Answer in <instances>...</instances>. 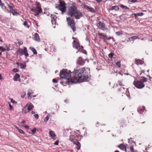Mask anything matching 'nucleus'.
<instances>
[{
    "mask_svg": "<svg viewBox=\"0 0 152 152\" xmlns=\"http://www.w3.org/2000/svg\"><path fill=\"white\" fill-rule=\"evenodd\" d=\"M66 12L71 17H74L76 19H79L83 16L82 13L78 10L77 7L73 4L69 5Z\"/></svg>",
    "mask_w": 152,
    "mask_h": 152,
    "instance_id": "1",
    "label": "nucleus"
},
{
    "mask_svg": "<svg viewBox=\"0 0 152 152\" xmlns=\"http://www.w3.org/2000/svg\"><path fill=\"white\" fill-rule=\"evenodd\" d=\"M71 72L67 69H63L60 72V76L61 78L64 79V80L61 81V83L63 86L66 84H70L71 83V78H72Z\"/></svg>",
    "mask_w": 152,
    "mask_h": 152,
    "instance_id": "2",
    "label": "nucleus"
},
{
    "mask_svg": "<svg viewBox=\"0 0 152 152\" xmlns=\"http://www.w3.org/2000/svg\"><path fill=\"white\" fill-rule=\"evenodd\" d=\"M85 72L86 70L84 68H82L79 70H75L73 72H72V78H71V83H76L78 82L79 80L80 81L82 76L83 77L82 75H83V74Z\"/></svg>",
    "mask_w": 152,
    "mask_h": 152,
    "instance_id": "3",
    "label": "nucleus"
},
{
    "mask_svg": "<svg viewBox=\"0 0 152 152\" xmlns=\"http://www.w3.org/2000/svg\"><path fill=\"white\" fill-rule=\"evenodd\" d=\"M56 8L61 12L62 14L63 15L66 10V4L64 1L59 0V4L56 5Z\"/></svg>",
    "mask_w": 152,
    "mask_h": 152,
    "instance_id": "4",
    "label": "nucleus"
},
{
    "mask_svg": "<svg viewBox=\"0 0 152 152\" xmlns=\"http://www.w3.org/2000/svg\"><path fill=\"white\" fill-rule=\"evenodd\" d=\"M31 10L35 13V16H37L42 12V9L39 5H37V6L34 8L31 9Z\"/></svg>",
    "mask_w": 152,
    "mask_h": 152,
    "instance_id": "5",
    "label": "nucleus"
},
{
    "mask_svg": "<svg viewBox=\"0 0 152 152\" xmlns=\"http://www.w3.org/2000/svg\"><path fill=\"white\" fill-rule=\"evenodd\" d=\"M34 107V106L31 103L28 104L25 106L23 111L25 113H27L32 110Z\"/></svg>",
    "mask_w": 152,
    "mask_h": 152,
    "instance_id": "6",
    "label": "nucleus"
},
{
    "mask_svg": "<svg viewBox=\"0 0 152 152\" xmlns=\"http://www.w3.org/2000/svg\"><path fill=\"white\" fill-rule=\"evenodd\" d=\"M133 84L138 89H142L145 86L144 83L140 81L134 80Z\"/></svg>",
    "mask_w": 152,
    "mask_h": 152,
    "instance_id": "7",
    "label": "nucleus"
},
{
    "mask_svg": "<svg viewBox=\"0 0 152 152\" xmlns=\"http://www.w3.org/2000/svg\"><path fill=\"white\" fill-rule=\"evenodd\" d=\"M67 21L68 22L71 27L72 28L73 32L75 31V23L73 20H71V18L69 17L66 18Z\"/></svg>",
    "mask_w": 152,
    "mask_h": 152,
    "instance_id": "8",
    "label": "nucleus"
},
{
    "mask_svg": "<svg viewBox=\"0 0 152 152\" xmlns=\"http://www.w3.org/2000/svg\"><path fill=\"white\" fill-rule=\"evenodd\" d=\"M73 46L74 48L78 50V51L81 52V50L83 48L82 47H80L79 44L76 41L74 40L73 42Z\"/></svg>",
    "mask_w": 152,
    "mask_h": 152,
    "instance_id": "9",
    "label": "nucleus"
},
{
    "mask_svg": "<svg viewBox=\"0 0 152 152\" xmlns=\"http://www.w3.org/2000/svg\"><path fill=\"white\" fill-rule=\"evenodd\" d=\"M83 5L85 9L88 10L92 12H95V10L93 8L90 7L88 5L84 4H83Z\"/></svg>",
    "mask_w": 152,
    "mask_h": 152,
    "instance_id": "10",
    "label": "nucleus"
},
{
    "mask_svg": "<svg viewBox=\"0 0 152 152\" xmlns=\"http://www.w3.org/2000/svg\"><path fill=\"white\" fill-rule=\"evenodd\" d=\"M97 25L99 29L103 30L106 29L105 27V25L104 23L100 22L98 23Z\"/></svg>",
    "mask_w": 152,
    "mask_h": 152,
    "instance_id": "11",
    "label": "nucleus"
},
{
    "mask_svg": "<svg viewBox=\"0 0 152 152\" xmlns=\"http://www.w3.org/2000/svg\"><path fill=\"white\" fill-rule=\"evenodd\" d=\"M84 73V74H83L84 75H83V77L82 76V78L81 79V81H88V79H89L88 77L87 76L86 70V72Z\"/></svg>",
    "mask_w": 152,
    "mask_h": 152,
    "instance_id": "12",
    "label": "nucleus"
},
{
    "mask_svg": "<svg viewBox=\"0 0 152 152\" xmlns=\"http://www.w3.org/2000/svg\"><path fill=\"white\" fill-rule=\"evenodd\" d=\"M49 134L50 135V136L52 139L53 140H55L56 138V136L54 132L53 131H52L51 130H50Z\"/></svg>",
    "mask_w": 152,
    "mask_h": 152,
    "instance_id": "13",
    "label": "nucleus"
},
{
    "mask_svg": "<svg viewBox=\"0 0 152 152\" xmlns=\"http://www.w3.org/2000/svg\"><path fill=\"white\" fill-rule=\"evenodd\" d=\"M119 7L116 6H112L110 7L108 9L109 12H110L112 10H114L115 11H118L119 10Z\"/></svg>",
    "mask_w": 152,
    "mask_h": 152,
    "instance_id": "14",
    "label": "nucleus"
},
{
    "mask_svg": "<svg viewBox=\"0 0 152 152\" xmlns=\"http://www.w3.org/2000/svg\"><path fill=\"white\" fill-rule=\"evenodd\" d=\"M130 16H129L128 14H123L119 16L120 18L122 20H125L127 18L130 17Z\"/></svg>",
    "mask_w": 152,
    "mask_h": 152,
    "instance_id": "15",
    "label": "nucleus"
},
{
    "mask_svg": "<svg viewBox=\"0 0 152 152\" xmlns=\"http://www.w3.org/2000/svg\"><path fill=\"white\" fill-rule=\"evenodd\" d=\"M77 63L80 65H83L84 64L85 62L81 57H80L77 60Z\"/></svg>",
    "mask_w": 152,
    "mask_h": 152,
    "instance_id": "16",
    "label": "nucleus"
},
{
    "mask_svg": "<svg viewBox=\"0 0 152 152\" xmlns=\"http://www.w3.org/2000/svg\"><path fill=\"white\" fill-rule=\"evenodd\" d=\"M126 145L121 144L118 146V147L124 151H125V152H126Z\"/></svg>",
    "mask_w": 152,
    "mask_h": 152,
    "instance_id": "17",
    "label": "nucleus"
},
{
    "mask_svg": "<svg viewBox=\"0 0 152 152\" xmlns=\"http://www.w3.org/2000/svg\"><path fill=\"white\" fill-rule=\"evenodd\" d=\"M74 143L76 145V148L77 150H79L80 149V144L77 140H75V141L74 142Z\"/></svg>",
    "mask_w": 152,
    "mask_h": 152,
    "instance_id": "18",
    "label": "nucleus"
},
{
    "mask_svg": "<svg viewBox=\"0 0 152 152\" xmlns=\"http://www.w3.org/2000/svg\"><path fill=\"white\" fill-rule=\"evenodd\" d=\"M139 39V38L137 36H134L132 37H129L127 40V42L131 41H134L135 39Z\"/></svg>",
    "mask_w": 152,
    "mask_h": 152,
    "instance_id": "19",
    "label": "nucleus"
},
{
    "mask_svg": "<svg viewBox=\"0 0 152 152\" xmlns=\"http://www.w3.org/2000/svg\"><path fill=\"white\" fill-rule=\"evenodd\" d=\"M98 35L100 37V38L105 39L107 38V35L104 34L99 33Z\"/></svg>",
    "mask_w": 152,
    "mask_h": 152,
    "instance_id": "20",
    "label": "nucleus"
},
{
    "mask_svg": "<svg viewBox=\"0 0 152 152\" xmlns=\"http://www.w3.org/2000/svg\"><path fill=\"white\" fill-rule=\"evenodd\" d=\"M34 39L35 41L39 42L40 41V39L38 34L37 33H35L34 36Z\"/></svg>",
    "mask_w": 152,
    "mask_h": 152,
    "instance_id": "21",
    "label": "nucleus"
},
{
    "mask_svg": "<svg viewBox=\"0 0 152 152\" xmlns=\"http://www.w3.org/2000/svg\"><path fill=\"white\" fill-rule=\"evenodd\" d=\"M56 16L53 15V16L51 15V22L52 24H55L56 23Z\"/></svg>",
    "mask_w": 152,
    "mask_h": 152,
    "instance_id": "22",
    "label": "nucleus"
},
{
    "mask_svg": "<svg viewBox=\"0 0 152 152\" xmlns=\"http://www.w3.org/2000/svg\"><path fill=\"white\" fill-rule=\"evenodd\" d=\"M144 63V61L141 60L136 59L135 61V64H141Z\"/></svg>",
    "mask_w": 152,
    "mask_h": 152,
    "instance_id": "23",
    "label": "nucleus"
},
{
    "mask_svg": "<svg viewBox=\"0 0 152 152\" xmlns=\"http://www.w3.org/2000/svg\"><path fill=\"white\" fill-rule=\"evenodd\" d=\"M17 54L20 56H22L23 54V51L22 49L20 48L17 51Z\"/></svg>",
    "mask_w": 152,
    "mask_h": 152,
    "instance_id": "24",
    "label": "nucleus"
},
{
    "mask_svg": "<svg viewBox=\"0 0 152 152\" xmlns=\"http://www.w3.org/2000/svg\"><path fill=\"white\" fill-rule=\"evenodd\" d=\"M28 91L27 94L28 95V98L29 99H31L32 98L31 94L33 93V91L31 89L28 90Z\"/></svg>",
    "mask_w": 152,
    "mask_h": 152,
    "instance_id": "25",
    "label": "nucleus"
},
{
    "mask_svg": "<svg viewBox=\"0 0 152 152\" xmlns=\"http://www.w3.org/2000/svg\"><path fill=\"white\" fill-rule=\"evenodd\" d=\"M145 107H143L142 108L139 107L138 108L137 111L140 113H142L145 111Z\"/></svg>",
    "mask_w": 152,
    "mask_h": 152,
    "instance_id": "26",
    "label": "nucleus"
},
{
    "mask_svg": "<svg viewBox=\"0 0 152 152\" xmlns=\"http://www.w3.org/2000/svg\"><path fill=\"white\" fill-rule=\"evenodd\" d=\"M9 12L12 13L14 15H17L18 14V13L13 9L10 10Z\"/></svg>",
    "mask_w": 152,
    "mask_h": 152,
    "instance_id": "27",
    "label": "nucleus"
},
{
    "mask_svg": "<svg viewBox=\"0 0 152 152\" xmlns=\"http://www.w3.org/2000/svg\"><path fill=\"white\" fill-rule=\"evenodd\" d=\"M144 15L143 13L142 12H140L139 13H134L132 14V15H134L135 18H136L138 16H142Z\"/></svg>",
    "mask_w": 152,
    "mask_h": 152,
    "instance_id": "28",
    "label": "nucleus"
},
{
    "mask_svg": "<svg viewBox=\"0 0 152 152\" xmlns=\"http://www.w3.org/2000/svg\"><path fill=\"white\" fill-rule=\"evenodd\" d=\"M23 51V54L26 56H29L27 52V48L26 47H24Z\"/></svg>",
    "mask_w": 152,
    "mask_h": 152,
    "instance_id": "29",
    "label": "nucleus"
},
{
    "mask_svg": "<svg viewBox=\"0 0 152 152\" xmlns=\"http://www.w3.org/2000/svg\"><path fill=\"white\" fill-rule=\"evenodd\" d=\"M69 139L72 142H73L74 143L75 141V140H77L76 139H75V137L72 135L70 136Z\"/></svg>",
    "mask_w": 152,
    "mask_h": 152,
    "instance_id": "30",
    "label": "nucleus"
},
{
    "mask_svg": "<svg viewBox=\"0 0 152 152\" xmlns=\"http://www.w3.org/2000/svg\"><path fill=\"white\" fill-rule=\"evenodd\" d=\"M30 49L32 51L34 54H37V51L33 47H30Z\"/></svg>",
    "mask_w": 152,
    "mask_h": 152,
    "instance_id": "31",
    "label": "nucleus"
},
{
    "mask_svg": "<svg viewBox=\"0 0 152 152\" xmlns=\"http://www.w3.org/2000/svg\"><path fill=\"white\" fill-rule=\"evenodd\" d=\"M142 79H141L140 81V82H141L142 83H144L147 82V81L148 80V78L144 77H142Z\"/></svg>",
    "mask_w": 152,
    "mask_h": 152,
    "instance_id": "32",
    "label": "nucleus"
},
{
    "mask_svg": "<svg viewBox=\"0 0 152 152\" xmlns=\"http://www.w3.org/2000/svg\"><path fill=\"white\" fill-rule=\"evenodd\" d=\"M20 77V76L19 74L16 73L15 77L13 78L14 80L15 81H17L18 80V79Z\"/></svg>",
    "mask_w": 152,
    "mask_h": 152,
    "instance_id": "33",
    "label": "nucleus"
},
{
    "mask_svg": "<svg viewBox=\"0 0 152 152\" xmlns=\"http://www.w3.org/2000/svg\"><path fill=\"white\" fill-rule=\"evenodd\" d=\"M8 6L10 10L13 9V8L14 7V5L11 3H10L8 4Z\"/></svg>",
    "mask_w": 152,
    "mask_h": 152,
    "instance_id": "34",
    "label": "nucleus"
},
{
    "mask_svg": "<svg viewBox=\"0 0 152 152\" xmlns=\"http://www.w3.org/2000/svg\"><path fill=\"white\" fill-rule=\"evenodd\" d=\"M20 68L23 69H25L26 66V65L23 64H20Z\"/></svg>",
    "mask_w": 152,
    "mask_h": 152,
    "instance_id": "35",
    "label": "nucleus"
},
{
    "mask_svg": "<svg viewBox=\"0 0 152 152\" xmlns=\"http://www.w3.org/2000/svg\"><path fill=\"white\" fill-rule=\"evenodd\" d=\"M120 6L124 10L129 9V8L126 6H124L122 4H120Z\"/></svg>",
    "mask_w": 152,
    "mask_h": 152,
    "instance_id": "36",
    "label": "nucleus"
},
{
    "mask_svg": "<svg viewBox=\"0 0 152 152\" xmlns=\"http://www.w3.org/2000/svg\"><path fill=\"white\" fill-rule=\"evenodd\" d=\"M50 118V115H47L45 118L44 121L45 122H46Z\"/></svg>",
    "mask_w": 152,
    "mask_h": 152,
    "instance_id": "37",
    "label": "nucleus"
},
{
    "mask_svg": "<svg viewBox=\"0 0 152 152\" xmlns=\"http://www.w3.org/2000/svg\"><path fill=\"white\" fill-rule=\"evenodd\" d=\"M26 95V92L25 91H23L22 92L21 94V97L22 98H23Z\"/></svg>",
    "mask_w": 152,
    "mask_h": 152,
    "instance_id": "38",
    "label": "nucleus"
},
{
    "mask_svg": "<svg viewBox=\"0 0 152 152\" xmlns=\"http://www.w3.org/2000/svg\"><path fill=\"white\" fill-rule=\"evenodd\" d=\"M130 149L131 152H138L137 151L134 150V148L132 146H130Z\"/></svg>",
    "mask_w": 152,
    "mask_h": 152,
    "instance_id": "39",
    "label": "nucleus"
},
{
    "mask_svg": "<svg viewBox=\"0 0 152 152\" xmlns=\"http://www.w3.org/2000/svg\"><path fill=\"white\" fill-rule=\"evenodd\" d=\"M37 129L36 128H34L32 130H31V132H32V134H34L36 131Z\"/></svg>",
    "mask_w": 152,
    "mask_h": 152,
    "instance_id": "40",
    "label": "nucleus"
},
{
    "mask_svg": "<svg viewBox=\"0 0 152 152\" xmlns=\"http://www.w3.org/2000/svg\"><path fill=\"white\" fill-rule=\"evenodd\" d=\"M23 25L27 28H29V27L28 25L27 22L26 21H25L24 22Z\"/></svg>",
    "mask_w": 152,
    "mask_h": 152,
    "instance_id": "41",
    "label": "nucleus"
},
{
    "mask_svg": "<svg viewBox=\"0 0 152 152\" xmlns=\"http://www.w3.org/2000/svg\"><path fill=\"white\" fill-rule=\"evenodd\" d=\"M116 65L118 67H121V62L120 61H118L116 63Z\"/></svg>",
    "mask_w": 152,
    "mask_h": 152,
    "instance_id": "42",
    "label": "nucleus"
},
{
    "mask_svg": "<svg viewBox=\"0 0 152 152\" xmlns=\"http://www.w3.org/2000/svg\"><path fill=\"white\" fill-rule=\"evenodd\" d=\"M0 50H1L2 52H4L5 50V48L2 46H0Z\"/></svg>",
    "mask_w": 152,
    "mask_h": 152,
    "instance_id": "43",
    "label": "nucleus"
},
{
    "mask_svg": "<svg viewBox=\"0 0 152 152\" xmlns=\"http://www.w3.org/2000/svg\"><path fill=\"white\" fill-rule=\"evenodd\" d=\"M0 5L2 9H6V7L5 6L4 7V4H1Z\"/></svg>",
    "mask_w": 152,
    "mask_h": 152,
    "instance_id": "44",
    "label": "nucleus"
},
{
    "mask_svg": "<svg viewBox=\"0 0 152 152\" xmlns=\"http://www.w3.org/2000/svg\"><path fill=\"white\" fill-rule=\"evenodd\" d=\"M114 54L113 53H111L109 54L108 55V56L110 58H112L114 56Z\"/></svg>",
    "mask_w": 152,
    "mask_h": 152,
    "instance_id": "45",
    "label": "nucleus"
},
{
    "mask_svg": "<svg viewBox=\"0 0 152 152\" xmlns=\"http://www.w3.org/2000/svg\"><path fill=\"white\" fill-rule=\"evenodd\" d=\"M116 35L118 36H119L121 34V33L120 31H117L116 32Z\"/></svg>",
    "mask_w": 152,
    "mask_h": 152,
    "instance_id": "46",
    "label": "nucleus"
},
{
    "mask_svg": "<svg viewBox=\"0 0 152 152\" xmlns=\"http://www.w3.org/2000/svg\"><path fill=\"white\" fill-rule=\"evenodd\" d=\"M58 81V80L56 79H54L53 80V82L54 83H57Z\"/></svg>",
    "mask_w": 152,
    "mask_h": 152,
    "instance_id": "47",
    "label": "nucleus"
},
{
    "mask_svg": "<svg viewBox=\"0 0 152 152\" xmlns=\"http://www.w3.org/2000/svg\"><path fill=\"white\" fill-rule=\"evenodd\" d=\"M18 131L21 134H24V132L22 130H21L20 129Z\"/></svg>",
    "mask_w": 152,
    "mask_h": 152,
    "instance_id": "48",
    "label": "nucleus"
},
{
    "mask_svg": "<svg viewBox=\"0 0 152 152\" xmlns=\"http://www.w3.org/2000/svg\"><path fill=\"white\" fill-rule=\"evenodd\" d=\"M34 116L37 119H38L39 118V115L37 114H35L34 115Z\"/></svg>",
    "mask_w": 152,
    "mask_h": 152,
    "instance_id": "49",
    "label": "nucleus"
},
{
    "mask_svg": "<svg viewBox=\"0 0 152 152\" xmlns=\"http://www.w3.org/2000/svg\"><path fill=\"white\" fill-rule=\"evenodd\" d=\"M5 48V50H6L7 51H9L10 50V49L9 47L8 46H6Z\"/></svg>",
    "mask_w": 152,
    "mask_h": 152,
    "instance_id": "50",
    "label": "nucleus"
},
{
    "mask_svg": "<svg viewBox=\"0 0 152 152\" xmlns=\"http://www.w3.org/2000/svg\"><path fill=\"white\" fill-rule=\"evenodd\" d=\"M11 102L12 103H16V102H15V101H14L13 99H11Z\"/></svg>",
    "mask_w": 152,
    "mask_h": 152,
    "instance_id": "51",
    "label": "nucleus"
},
{
    "mask_svg": "<svg viewBox=\"0 0 152 152\" xmlns=\"http://www.w3.org/2000/svg\"><path fill=\"white\" fill-rule=\"evenodd\" d=\"M58 141H56L54 143V144L55 145H58Z\"/></svg>",
    "mask_w": 152,
    "mask_h": 152,
    "instance_id": "52",
    "label": "nucleus"
},
{
    "mask_svg": "<svg viewBox=\"0 0 152 152\" xmlns=\"http://www.w3.org/2000/svg\"><path fill=\"white\" fill-rule=\"evenodd\" d=\"M23 126L25 128H27V129H29V126H28L25 125V126Z\"/></svg>",
    "mask_w": 152,
    "mask_h": 152,
    "instance_id": "53",
    "label": "nucleus"
},
{
    "mask_svg": "<svg viewBox=\"0 0 152 152\" xmlns=\"http://www.w3.org/2000/svg\"><path fill=\"white\" fill-rule=\"evenodd\" d=\"M122 89H123V90H124V88L123 87H122V88H119L118 89V90L119 91H121Z\"/></svg>",
    "mask_w": 152,
    "mask_h": 152,
    "instance_id": "54",
    "label": "nucleus"
},
{
    "mask_svg": "<svg viewBox=\"0 0 152 152\" xmlns=\"http://www.w3.org/2000/svg\"><path fill=\"white\" fill-rule=\"evenodd\" d=\"M9 106L10 107V110H12V106L10 104H9Z\"/></svg>",
    "mask_w": 152,
    "mask_h": 152,
    "instance_id": "55",
    "label": "nucleus"
},
{
    "mask_svg": "<svg viewBox=\"0 0 152 152\" xmlns=\"http://www.w3.org/2000/svg\"><path fill=\"white\" fill-rule=\"evenodd\" d=\"M96 1L97 3H100L102 1V0H96Z\"/></svg>",
    "mask_w": 152,
    "mask_h": 152,
    "instance_id": "56",
    "label": "nucleus"
},
{
    "mask_svg": "<svg viewBox=\"0 0 152 152\" xmlns=\"http://www.w3.org/2000/svg\"><path fill=\"white\" fill-rule=\"evenodd\" d=\"M13 70L15 72H17L18 71V70L17 69H14Z\"/></svg>",
    "mask_w": 152,
    "mask_h": 152,
    "instance_id": "57",
    "label": "nucleus"
},
{
    "mask_svg": "<svg viewBox=\"0 0 152 152\" xmlns=\"http://www.w3.org/2000/svg\"><path fill=\"white\" fill-rule=\"evenodd\" d=\"M5 11L7 12H9L10 11H9V10H8L7 9H6V10H5Z\"/></svg>",
    "mask_w": 152,
    "mask_h": 152,
    "instance_id": "58",
    "label": "nucleus"
},
{
    "mask_svg": "<svg viewBox=\"0 0 152 152\" xmlns=\"http://www.w3.org/2000/svg\"><path fill=\"white\" fill-rule=\"evenodd\" d=\"M111 39H112V37H110L108 38H107L106 39H107V40H109Z\"/></svg>",
    "mask_w": 152,
    "mask_h": 152,
    "instance_id": "59",
    "label": "nucleus"
},
{
    "mask_svg": "<svg viewBox=\"0 0 152 152\" xmlns=\"http://www.w3.org/2000/svg\"><path fill=\"white\" fill-rule=\"evenodd\" d=\"M16 64H17V65H18V66H20V64H21V63H18V62H17V63Z\"/></svg>",
    "mask_w": 152,
    "mask_h": 152,
    "instance_id": "60",
    "label": "nucleus"
},
{
    "mask_svg": "<svg viewBox=\"0 0 152 152\" xmlns=\"http://www.w3.org/2000/svg\"><path fill=\"white\" fill-rule=\"evenodd\" d=\"M2 79V77L1 76V75L0 74V80H1Z\"/></svg>",
    "mask_w": 152,
    "mask_h": 152,
    "instance_id": "61",
    "label": "nucleus"
},
{
    "mask_svg": "<svg viewBox=\"0 0 152 152\" xmlns=\"http://www.w3.org/2000/svg\"><path fill=\"white\" fill-rule=\"evenodd\" d=\"M25 122H26V121H25V120H23V121H22V123H23V124H24V123H25Z\"/></svg>",
    "mask_w": 152,
    "mask_h": 152,
    "instance_id": "62",
    "label": "nucleus"
},
{
    "mask_svg": "<svg viewBox=\"0 0 152 152\" xmlns=\"http://www.w3.org/2000/svg\"><path fill=\"white\" fill-rule=\"evenodd\" d=\"M31 113L32 114H33L35 113V112H34V111H32L31 112Z\"/></svg>",
    "mask_w": 152,
    "mask_h": 152,
    "instance_id": "63",
    "label": "nucleus"
},
{
    "mask_svg": "<svg viewBox=\"0 0 152 152\" xmlns=\"http://www.w3.org/2000/svg\"><path fill=\"white\" fill-rule=\"evenodd\" d=\"M16 129H18V131H19V130L20 129H19L18 127H16Z\"/></svg>",
    "mask_w": 152,
    "mask_h": 152,
    "instance_id": "64",
    "label": "nucleus"
}]
</instances>
